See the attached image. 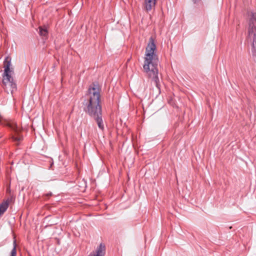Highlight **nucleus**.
Returning a JSON list of instances; mask_svg holds the SVG:
<instances>
[{
    "mask_svg": "<svg viewBox=\"0 0 256 256\" xmlns=\"http://www.w3.org/2000/svg\"><path fill=\"white\" fill-rule=\"evenodd\" d=\"M201 0H192L194 3L196 4L200 2Z\"/></svg>",
    "mask_w": 256,
    "mask_h": 256,
    "instance_id": "12",
    "label": "nucleus"
},
{
    "mask_svg": "<svg viewBox=\"0 0 256 256\" xmlns=\"http://www.w3.org/2000/svg\"><path fill=\"white\" fill-rule=\"evenodd\" d=\"M52 193L50 192V193H48V194H46V196H52Z\"/></svg>",
    "mask_w": 256,
    "mask_h": 256,
    "instance_id": "13",
    "label": "nucleus"
},
{
    "mask_svg": "<svg viewBox=\"0 0 256 256\" xmlns=\"http://www.w3.org/2000/svg\"><path fill=\"white\" fill-rule=\"evenodd\" d=\"M16 242L14 241V248L11 250L10 256H16Z\"/></svg>",
    "mask_w": 256,
    "mask_h": 256,
    "instance_id": "11",
    "label": "nucleus"
},
{
    "mask_svg": "<svg viewBox=\"0 0 256 256\" xmlns=\"http://www.w3.org/2000/svg\"><path fill=\"white\" fill-rule=\"evenodd\" d=\"M248 38L252 40L253 48L256 47V13H252L248 28Z\"/></svg>",
    "mask_w": 256,
    "mask_h": 256,
    "instance_id": "4",
    "label": "nucleus"
},
{
    "mask_svg": "<svg viewBox=\"0 0 256 256\" xmlns=\"http://www.w3.org/2000/svg\"><path fill=\"white\" fill-rule=\"evenodd\" d=\"M0 124L8 126L15 132L16 134H17V136H13L12 137L14 141L18 142L22 140L23 138L19 134L20 128L17 126L14 121L6 119L0 115Z\"/></svg>",
    "mask_w": 256,
    "mask_h": 256,
    "instance_id": "3",
    "label": "nucleus"
},
{
    "mask_svg": "<svg viewBox=\"0 0 256 256\" xmlns=\"http://www.w3.org/2000/svg\"><path fill=\"white\" fill-rule=\"evenodd\" d=\"M11 66V58L8 56H6L4 62V72L3 74L4 80L6 78V80H13V74H14L13 69L12 68H10Z\"/></svg>",
    "mask_w": 256,
    "mask_h": 256,
    "instance_id": "5",
    "label": "nucleus"
},
{
    "mask_svg": "<svg viewBox=\"0 0 256 256\" xmlns=\"http://www.w3.org/2000/svg\"><path fill=\"white\" fill-rule=\"evenodd\" d=\"M156 45L154 39L150 37L146 48L143 68L148 78L158 80V58L156 53Z\"/></svg>",
    "mask_w": 256,
    "mask_h": 256,
    "instance_id": "2",
    "label": "nucleus"
},
{
    "mask_svg": "<svg viewBox=\"0 0 256 256\" xmlns=\"http://www.w3.org/2000/svg\"><path fill=\"white\" fill-rule=\"evenodd\" d=\"M9 206L8 200L4 201L0 204V217L7 210Z\"/></svg>",
    "mask_w": 256,
    "mask_h": 256,
    "instance_id": "9",
    "label": "nucleus"
},
{
    "mask_svg": "<svg viewBox=\"0 0 256 256\" xmlns=\"http://www.w3.org/2000/svg\"><path fill=\"white\" fill-rule=\"evenodd\" d=\"M100 86L97 82H93L89 86L87 94L88 100L86 112L96 120L99 128L103 130L102 108L100 104Z\"/></svg>",
    "mask_w": 256,
    "mask_h": 256,
    "instance_id": "1",
    "label": "nucleus"
},
{
    "mask_svg": "<svg viewBox=\"0 0 256 256\" xmlns=\"http://www.w3.org/2000/svg\"><path fill=\"white\" fill-rule=\"evenodd\" d=\"M39 34L41 36H46L48 34V30L46 28H42V26L39 27Z\"/></svg>",
    "mask_w": 256,
    "mask_h": 256,
    "instance_id": "10",
    "label": "nucleus"
},
{
    "mask_svg": "<svg viewBox=\"0 0 256 256\" xmlns=\"http://www.w3.org/2000/svg\"><path fill=\"white\" fill-rule=\"evenodd\" d=\"M158 0H144L145 8L147 12H149L154 8Z\"/></svg>",
    "mask_w": 256,
    "mask_h": 256,
    "instance_id": "8",
    "label": "nucleus"
},
{
    "mask_svg": "<svg viewBox=\"0 0 256 256\" xmlns=\"http://www.w3.org/2000/svg\"><path fill=\"white\" fill-rule=\"evenodd\" d=\"M156 86H158V82H157V81H156Z\"/></svg>",
    "mask_w": 256,
    "mask_h": 256,
    "instance_id": "14",
    "label": "nucleus"
},
{
    "mask_svg": "<svg viewBox=\"0 0 256 256\" xmlns=\"http://www.w3.org/2000/svg\"><path fill=\"white\" fill-rule=\"evenodd\" d=\"M0 85L7 92L12 93L16 89V85L14 81H0Z\"/></svg>",
    "mask_w": 256,
    "mask_h": 256,
    "instance_id": "6",
    "label": "nucleus"
},
{
    "mask_svg": "<svg viewBox=\"0 0 256 256\" xmlns=\"http://www.w3.org/2000/svg\"><path fill=\"white\" fill-rule=\"evenodd\" d=\"M105 246L102 244H100L98 247L96 253H91L88 256H104L105 254Z\"/></svg>",
    "mask_w": 256,
    "mask_h": 256,
    "instance_id": "7",
    "label": "nucleus"
}]
</instances>
